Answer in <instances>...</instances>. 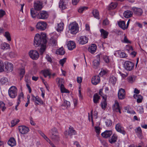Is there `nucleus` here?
Segmentation results:
<instances>
[{"mask_svg": "<svg viewBox=\"0 0 147 147\" xmlns=\"http://www.w3.org/2000/svg\"><path fill=\"white\" fill-rule=\"evenodd\" d=\"M37 45L40 47V52L42 55L45 50L47 42L46 36L45 33L41 32L40 34H37Z\"/></svg>", "mask_w": 147, "mask_h": 147, "instance_id": "f257e3e1", "label": "nucleus"}, {"mask_svg": "<svg viewBox=\"0 0 147 147\" xmlns=\"http://www.w3.org/2000/svg\"><path fill=\"white\" fill-rule=\"evenodd\" d=\"M69 28V31L72 34H76L78 32L79 26L78 24L75 22L70 23Z\"/></svg>", "mask_w": 147, "mask_h": 147, "instance_id": "f03ea898", "label": "nucleus"}, {"mask_svg": "<svg viewBox=\"0 0 147 147\" xmlns=\"http://www.w3.org/2000/svg\"><path fill=\"white\" fill-rule=\"evenodd\" d=\"M8 94L11 98H15L17 95L16 88L15 86H11L8 90Z\"/></svg>", "mask_w": 147, "mask_h": 147, "instance_id": "7ed1b4c3", "label": "nucleus"}, {"mask_svg": "<svg viewBox=\"0 0 147 147\" xmlns=\"http://www.w3.org/2000/svg\"><path fill=\"white\" fill-rule=\"evenodd\" d=\"M134 63L129 61H126L124 64L125 69L128 71L132 70L134 68Z\"/></svg>", "mask_w": 147, "mask_h": 147, "instance_id": "20e7f679", "label": "nucleus"}, {"mask_svg": "<svg viewBox=\"0 0 147 147\" xmlns=\"http://www.w3.org/2000/svg\"><path fill=\"white\" fill-rule=\"evenodd\" d=\"M37 3L36 1L34 2V8L30 9V13L31 16L34 19H36L37 16Z\"/></svg>", "mask_w": 147, "mask_h": 147, "instance_id": "39448f33", "label": "nucleus"}, {"mask_svg": "<svg viewBox=\"0 0 147 147\" xmlns=\"http://www.w3.org/2000/svg\"><path fill=\"white\" fill-rule=\"evenodd\" d=\"M51 36L50 39V43L53 46H55L57 43V39L58 35L56 33H53L52 34Z\"/></svg>", "mask_w": 147, "mask_h": 147, "instance_id": "423d86ee", "label": "nucleus"}, {"mask_svg": "<svg viewBox=\"0 0 147 147\" xmlns=\"http://www.w3.org/2000/svg\"><path fill=\"white\" fill-rule=\"evenodd\" d=\"M116 130L118 132L125 135L126 134V131L125 130L124 128L119 123L117 124L115 127Z\"/></svg>", "mask_w": 147, "mask_h": 147, "instance_id": "0eeeda50", "label": "nucleus"}, {"mask_svg": "<svg viewBox=\"0 0 147 147\" xmlns=\"http://www.w3.org/2000/svg\"><path fill=\"white\" fill-rule=\"evenodd\" d=\"M49 16L48 12L45 11H42L40 12L38 15L37 18L40 19H46Z\"/></svg>", "mask_w": 147, "mask_h": 147, "instance_id": "6e6552de", "label": "nucleus"}, {"mask_svg": "<svg viewBox=\"0 0 147 147\" xmlns=\"http://www.w3.org/2000/svg\"><path fill=\"white\" fill-rule=\"evenodd\" d=\"M5 70L7 72H11L13 69V64L8 62L7 61L5 63Z\"/></svg>", "mask_w": 147, "mask_h": 147, "instance_id": "1a4fd4ad", "label": "nucleus"}, {"mask_svg": "<svg viewBox=\"0 0 147 147\" xmlns=\"http://www.w3.org/2000/svg\"><path fill=\"white\" fill-rule=\"evenodd\" d=\"M88 38L85 36H81L78 38L77 40L79 44L84 45L87 43L88 41Z\"/></svg>", "mask_w": 147, "mask_h": 147, "instance_id": "9d476101", "label": "nucleus"}, {"mask_svg": "<svg viewBox=\"0 0 147 147\" xmlns=\"http://www.w3.org/2000/svg\"><path fill=\"white\" fill-rule=\"evenodd\" d=\"M47 24L45 22H39L37 23V29L41 30H45L47 26Z\"/></svg>", "mask_w": 147, "mask_h": 147, "instance_id": "9b49d317", "label": "nucleus"}, {"mask_svg": "<svg viewBox=\"0 0 147 147\" xmlns=\"http://www.w3.org/2000/svg\"><path fill=\"white\" fill-rule=\"evenodd\" d=\"M18 129L20 133L22 134H27L30 130L28 127L24 126H19Z\"/></svg>", "mask_w": 147, "mask_h": 147, "instance_id": "f8f14e48", "label": "nucleus"}, {"mask_svg": "<svg viewBox=\"0 0 147 147\" xmlns=\"http://www.w3.org/2000/svg\"><path fill=\"white\" fill-rule=\"evenodd\" d=\"M69 0H60L59 2V7L62 9H64L67 8V5Z\"/></svg>", "mask_w": 147, "mask_h": 147, "instance_id": "ddd939ff", "label": "nucleus"}, {"mask_svg": "<svg viewBox=\"0 0 147 147\" xmlns=\"http://www.w3.org/2000/svg\"><path fill=\"white\" fill-rule=\"evenodd\" d=\"M118 97L120 99H123L125 98V94L124 89L121 88L119 90L118 92Z\"/></svg>", "mask_w": 147, "mask_h": 147, "instance_id": "4468645a", "label": "nucleus"}, {"mask_svg": "<svg viewBox=\"0 0 147 147\" xmlns=\"http://www.w3.org/2000/svg\"><path fill=\"white\" fill-rule=\"evenodd\" d=\"M100 64V57H97V59H95L92 61V67L93 68L96 69L98 68Z\"/></svg>", "mask_w": 147, "mask_h": 147, "instance_id": "2eb2a0df", "label": "nucleus"}, {"mask_svg": "<svg viewBox=\"0 0 147 147\" xmlns=\"http://www.w3.org/2000/svg\"><path fill=\"white\" fill-rule=\"evenodd\" d=\"M113 109L116 112H118L120 113H121V108L119 103L117 100L115 101V103L113 105Z\"/></svg>", "mask_w": 147, "mask_h": 147, "instance_id": "dca6fc26", "label": "nucleus"}, {"mask_svg": "<svg viewBox=\"0 0 147 147\" xmlns=\"http://www.w3.org/2000/svg\"><path fill=\"white\" fill-rule=\"evenodd\" d=\"M68 133V134H67V131H66L65 132V134L66 136H67V135H68L70 136L77 134V132L74 129V128L73 127H69Z\"/></svg>", "mask_w": 147, "mask_h": 147, "instance_id": "f3484780", "label": "nucleus"}, {"mask_svg": "<svg viewBox=\"0 0 147 147\" xmlns=\"http://www.w3.org/2000/svg\"><path fill=\"white\" fill-rule=\"evenodd\" d=\"M112 134L111 130H106L101 134L102 136L105 138H107L109 137Z\"/></svg>", "mask_w": 147, "mask_h": 147, "instance_id": "a211bd4d", "label": "nucleus"}, {"mask_svg": "<svg viewBox=\"0 0 147 147\" xmlns=\"http://www.w3.org/2000/svg\"><path fill=\"white\" fill-rule=\"evenodd\" d=\"M100 78L98 76H93L91 80L92 83L94 85H96L98 84L100 82Z\"/></svg>", "mask_w": 147, "mask_h": 147, "instance_id": "6ab92c4d", "label": "nucleus"}, {"mask_svg": "<svg viewBox=\"0 0 147 147\" xmlns=\"http://www.w3.org/2000/svg\"><path fill=\"white\" fill-rule=\"evenodd\" d=\"M40 73L43 74L45 78H46L48 76H49V78H51V72L49 69H45L42 70L41 71Z\"/></svg>", "mask_w": 147, "mask_h": 147, "instance_id": "aec40b11", "label": "nucleus"}, {"mask_svg": "<svg viewBox=\"0 0 147 147\" xmlns=\"http://www.w3.org/2000/svg\"><path fill=\"white\" fill-rule=\"evenodd\" d=\"M132 9L134 13L137 16H140L142 15L143 13L142 10L141 8L133 7Z\"/></svg>", "mask_w": 147, "mask_h": 147, "instance_id": "412c9836", "label": "nucleus"}, {"mask_svg": "<svg viewBox=\"0 0 147 147\" xmlns=\"http://www.w3.org/2000/svg\"><path fill=\"white\" fill-rule=\"evenodd\" d=\"M30 57L33 59H36L37 58V51L32 50L29 53Z\"/></svg>", "mask_w": 147, "mask_h": 147, "instance_id": "4be33fe9", "label": "nucleus"}, {"mask_svg": "<svg viewBox=\"0 0 147 147\" xmlns=\"http://www.w3.org/2000/svg\"><path fill=\"white\" fill-rule=\"evenodd\" d=\"M101 33V37L105 39L107 37L109 34V32L103 29H101L100 30Z\"/></svg>", "mask_w": 147, "mask_h": 147, "instance_id": "5701e85b", "label": "nucleus"}, {"mask_svg": "<svg viewBox=\"0 0 147 147\" xmlns=\"http://www.w3.org/2000/svg\"><path fill=\"white\" fill-rule=\"evenodd\" d=\"M64 24L63 22H61L58 24L55 27V28L57 31L60 32L63 30V29Z\"/></svg>", "mask_w": 147, "mask_h": 147, "instance_id": "b1692460", "label": "nucleus"}, {"mask_svg": "<svg viewBox=\"0 0 147 147\" xmlns=\"http://www.w3.org/2000/svg\"><path fill=\"white\" fill-rule=\"evenodd\" d=\"M67 47L68 49L72 50L76 47L75 44L73 41H69L67 44Z\"/></svg>", "mask_w": 147, "mask_h": 147, "instance_id": "393cba45", "label": "nucleus"}, {"mask_svg": "<svg viewBox=\"0 0 147 147\" xmlns=\"http://www.w3.org/2000/svg\"><path fill=\"white\" fill-rule=\"evenodd\" d=\"M96 46L95 44H92L91 46L89 47L88 49L89 51L91 53H94L96 50Z\"/></svg>", "mask_w": 147, "mask_h": 147, "instance_id": "a878e982", "label": "nucleus"}, {"mask_svg": "<svg viewBox=\"0 0 147 147\" xmlns=\"http://www.w3.org/2000/svg\"><path fill=\"white\" fill-rule=\"evenodd\" d=\"M103 100H102L101 103V107L102 109H105L107 107V103L106 101L107 96H102Z\"/></svg>", "mask_w": 147, "mask_h": 147, "instance_id": "bb28decb", "label": "nucleus"}, {"mask_svg": "<svg viewBox=\"0 0 147 147\" xmlns=\"http://www.w3.org/2000/svg\"><path fill=\"white\" fill-rule=\"evenodd\" d=\"M100 99V96L97 93H96L94 94L93 96V101L95 104L98 103Z\"/></svg>", "mask_w": 147, "mask_h": 147, "instance_id": "cd10ccee", "label": "nucleus"}, {"mask_svg": "<svg viewBox=\"0 0 147 147\" xmlns=\"http://www.w3.org/2000/svg\"><path fill=\"white\" fill-rule=\"evenodd\" d=\"M123 15L125 18H128L132 16L133 13L130 10H127L124 11Z\"/></svg>", "mask_w": 147, "mask_h": 147, "instance_id": "c85d7f7f", "label": "nucleus"}, {"mask_svg": "<svg viewBox=\"0 0 147 147\" xmlns=\"http://www.w3.org/2000/svg\"><path fill=\"white\" fill-rule=\"evenodd\" d=\"M117 135L114 134L111 138H109V142L111 144L114 143L117 141Z\"/></svg>", "mask_w": 147, "mask_h": 147, "instance_id": "c756f323", "label": "nucleus"}, {"mask_svg": "<svg viewBox=\"0 0 147 147\" xmlns=\"http://www.w3.org/2000/svg\"><path fill=\"white\" fill-rule=\"evenodd\" d=\"M8 144L11 147L15 146L16 144V142L14 138H11L8 142Z\"/></svg>", "mask_w": 147, "mask_h": 147, "instance_id": "7c9ffc66", "label": "nucleus"}, {"mask_svg": "<svg viewBox=\"0 0 147 147\" xmlns=\"http://www.w3.org/2000/svg\"><path fill=\"white\" fill-rule=\"evenodd\" d=\"M134 97L137 100V102L140 103L142 102L143 99V97L141 95L134 94Z\"/></svg>", "mask_w": 147, "mask_h": 147, "instance_id": "2f4dec72", "label": "nucleus"}, {"mask_svg": "<svg viewBox=\"0 0 147 147\" xmlns=\"http://www.w3.org/2000/svg\"><path fill=\"white\" fill-rule=\"evenodd\" d=\"M117 5V2H112L109 5L108 9L109 10H111L114 9L116 7Z\"/></svg>", "mask_w": 147, "mask_h": 147, "instance_id": "473e14b6", "label": "nucleus"}, {"mask_svg": "<svg viewBox=\"0 0 147 147\" xmlns=\"http://www.w3.org/2000/svg\"><path fill=\"white\" fill-rule=\"evenodd\" d=\"M136 131L138 137L140 139L142 138L143 136L142 135V132L141 128L140 127H138L136 130Z\"/></svg>", "mask_w": 147, "mask_h": 147, "instance_id": "72a5a7b5", "label": "nucleus"}, {"mask_svg": "<svg viewBox=\"0 0 147 147\" xmlns=\"http://www.w3.org/2000/svg\"><path fill=\"white\" fill-rule=\"evenodd\" d=\"M118 24L120 27L123 30L126 29L125 22L124 21H120L118 22Z\"/></svg>", "mask_w": 147, "mask_h": 147, "instance_id": "f704fd0d", "label": "nucleus"}, {"mask_svg": "<svg viewBox=\"0 0 147 147\" xmlns=\"http://www.w3.org/2000/svg\"><path fill=\"white\" fill-rule=\"evenodd\" d=\"M1 48L3 50H6L10 48L9 45L7 43L4 42L1 44Z\"/></svg>", "mask_w": 147, "mask_h": 147, "instance_id": "c9c22d12", "label": "nucleus"}, {"mask_svg": "<svg viewBox=\"0 0 147 147\" xmlns=\"http://www.w3.org/2000/svg\"><path fill=\"white\" fill-rule=\"evenodd\" d=\"M92 13L95 18L98 19H100L99 12L97 10H94L92 11Z\"/></svg>", "mask_w": 147, "mask_h": 147, "instance_id": "e433bc0d", "label": "nucleus"}, {"mask_svg": "<svg viewBox=\"0 0 147 147\" xmlns=\"http://www.w3.org/2000/svg\"><path fill=\"white\" fill-rule=\"evenodd\" d=\"M40 134L43 137V138L50 144H51V142L50 140L45 135V134L40 131H38Z\"/></svg>", "mask_w": 147, "mask_h": 147, "instance_id": "4c0bfd02", "label": "nucleus"}, {"mask_svg": "<svg viewBox=\"0 0 147 147\" xmlns=\"http://www.w3.org/2000/svg\"><path fill=\"white\" fill-rule=\"evenodd\" d=\"M119 56L121 58H125L127 57L126 54L124 53L121 52L120 51H118L116 52Z\"/></svg>", "mask_w": 147, "mask_h": 147, "instance_id": "58836bf2", "label": "nucleus"}, {"mask_svg": "<svg viewBox=\"0 0 147 147\" xmlns=\"http://www.w3.org/2000/svg\"><path fill=\"white\" fill-rule=\"evenodd\" d=\"M43 7V5L42 1H37V11L41 10Z\"/></svg>", "mask_w": 147, "mask_h": 147, "instance_id": "ea45409f", "label": "nucleus"}, {"mask_svg": "<svg viewBox=\"0 0 147 147\" xmlns=\"http://www.w3.org/2000/svg\"><path fill=\"white\" fill-rule=\"evenodd\" d=\"M59 86L60 87L61 91V92L67 93H69V91L65 88L63 84H61V85H60V86Z\"/></svg>", "mask_w": 147, "mask_h": 147, "instance_id": "a19ab883", "label": "nucleus"}, {"mask_svg": "<svg viewBox=\"0 0 147 147\" xmlns=\"http://www.w3.org/2000/svg\"><path fill=\"white\" fill-rule=\"evenodd\" d=\"M117 78L113 76H111L109 78V82L114 84L117 80Z\"/></svg>", "mask_w": 147, "mask_h": 147, "instance_id": "79ce46f5", "label": "nucleus"}, {"mask_svg": "<svg viewBox=\"0 0 147 147\" xmlns=\"http://www.w3.org/2000/svg\"><path fill=\"white\" fill-rule=\"evenodd\" d=\"M57 53L61 55H63L65 51L63 47H61L57 51Z\"/></svg>", "mask_w": 147, "mask_h": 147, "instance_id": "37998d69", "label": "nucleus"}, {"mask_svg": "<svg viewBox=\"0 0 147 147\" xmlns=\"http://www.w3.org/2000/svg\"><path fill=\"white\" fill-rule=\"evenodd\" d=\"M70 103L69 101L65 100H64V102L61 105V106H64L66 107H69L70 106Z\"/></svg>", "mask_w": 147, "mask_h": 147, "instance_id": "c03bdc74", "label": "nucleus"}, {"mask_svg": "<svg viewBox=\"0 0 147 147\" xmlns=\"http://www.w3.org/2000/svg\"><path fill=\"white\" fill-rule=\"evenodd\" d=\"M52 138L55 140H59V137L58 136V133L55 134V133H53Z\"/></svg>", "mask_w": 147, "mask_h": 147, "instance_id": "a18cd8bd", "label": "nucleus"}, {"mask_svg": "<svg viewBox=\"0 0 147 147\" xmlns=\"http://www.w3.org/2000/svg\"><path fill=\"white\" fill-rule=\"evenodd\" d=\"M4 36L8 41H10L11 40L10 35L8 32H5Z\"/></svg>", "mask_w": 147, "mask_h": 147, "instance_id": "49530a36", "label": "nucleus"}, {"mask_svg": "<svg viewBox=\"0 0 147 147\" xmlns=\"http://www.w3.org/2000/svg\"><path fill=\"white\" fill-rule=\"evenodd\" d=\"M20 121L18 119H14L11 121V126L13 127L17 124Z\"/></svg>", "mask_w": 147, "mask_h": 147, "instance_id": "de8ad7c7", "label": "nucleus"}, {"mask_svg": "<svg viewBox=\"0 0 147 147\" xmlns=\"http://www.w3.org/2000/svg\"><path fill=\"white\" fill-rule=\"evenodd\" d=\"M128 82L131 83H132L134 82V80L133 79V77L131 76H130L128 77L127 78Z\"/></svg>", "mask_w": 147, "mask_h": 147, "instance_id": "09e8293b", "label": "nucleus"}, {"mask_svg": "<svg viewBox=\"0 0 147 147\" xmlns=\"http://www.w3.org/2000/svg\"><path fill=\"white\" fill-rule=\"evenodd\" d=\"M0 108L1 109L2 111H4L6 109L5 104L2 102H0Z\"/></svg>", "mask_w": 147, "mask_h": 147, "instance_id": "8fccbe9b", "label": "nucleus"}, {"mask_svg": "<svg viewBox=\"0 0 147 147\" xmlns=\"http://www.w3.org/2000/svg\"><path fill=\"white\" fill-rule=\"evenodd\" d=\"M4 65L3 62L1 60H0V72L4 71Z\"/></svg>", "mask_w": 147, "mask_h": 147, "instance_id": "3c124183", "label": "nucleus"}, {"mask_svg": "<svg viewBox=\"0 0 147 147\" xmlns=\"http://www.w3.org/2000/svg\"><path fill=\"white\" fill-rule=\"evenodd\" d=\"M87 7H80L78 10V11L80 13H82L83 11L87 9Z\"/></svg>", "mask_w": 147, "mask_h": 147, "instance_id": "603ef678", "label": "nucleus"}, {"mask_svg": "<svg viewBox=\"0 0 147 147\" xmlns=\"http://www.w3.org/2000/svg\"><path fill=\"white\" fill-rule=\"evenodd\" d=\"M7 81V79L6 77H3L0 80V82L2 84H4Z\"/></svg>", "mask_w": 147, "mask_h": 147, "instance_id": "864d4df0", "label": "nucleus"}, {"mask_svg": "<svg viewBox=\"0 0 147 147\" xmlns=\"http://www.w3.org/2000/svg\"><path fill=\"white\" fill-rule=\"evenodd\" d=\"M31 100L34 102L36 105H37V102H36L37 100L36 96H35L33 94H32Z\"/></svg>", "mask_w": 147, "mask_h": 147, "instance_id": "5fc2aeb1", "label": "nucleus"}, {"mask_svg": "<svg viewBox=\"0 0 147 147\" xmlns=\"http://www.w3.org/2000/svg\"><path fill=\"white\" fill-rule=\"evenodd\" d=\"M20 77L22 78L23 77L25 73V70L24 69L22 68L20 70Z\"/></svg>", "mask_w": 147, "mask_h": 147, "instance_id": "6e6d98bb", "label": "nucleus"}, {"mask_svg": "<svg viewBox=\"0 0 147 147\" xmlns=\"http://www.w3.org/2000/svg\"><path fill=\"white\" fill-rule=\"evenodd\" d=\"M57 81H58V84L59 86H60L61 84H63L64 80L62 79L57 78Z\"/></svg>", "mask_w": 147, "mask_h": 147, "instance_id": "4d7b16f0", "label": "nucleus"}, {"mask_svg": "<svg viewBox=\"0 0 147 147\" xmlns=\"http://www.w3.org/2000/svg\"><path fill=\"white\" fill-rule=\"evenodd\" d=\"M66 58H64L63 59H61L59 61V63L61 64V65L62 66H63L64 63L66 61Z\"/></svg>", "mask_w": 147, "mask_h": 147, "instance_id": "13d9d810", "label": "nucleus"}, {"mask_svg": "<svg viewBox=\"0 0 147 147\" xmlns=\"http://www.w3.org/2000/svg\"><path fill=\"white\" fill-rule=\"evenodd\" d=\"M9 54L10 56L12 57H15L17 55L15 51L10 52Z\"/></svg>", "mask_w": 147, "mask_h": 147, "instance_id": "bf43d9fd", "label": "nucleus"}, {"mask_svg": "<svg viewBox=\"0 0 147 147\" xmlns=\"http://www.w3.org/2000/svg\"><path fill=\"white\" fill-rule=\"evenodd\" d=\"M106 125L107 127L110 126L112 125V122L111 120L107 119L105 122Z\"/></svg>", "mask_w": 147, "mask_h": 147, "instance_id": "052dcab7", "label": "nucleus"}, {"mask_svg": "<svg viewBox=\"0 0 147 147\" xmlns=\"http://www.w3.org/2000/svg\"><path fill=\"white\" fill-rule=\"evenodd\" d=\"M103 59L105 62L107 63H108L109 62V57L107 56H105L103 57Z\"/></svg>", "mask_w": 147, "mask_h": 147, "instance_id": "680f3d73", "label": "nucleus"}, {"mask_svg": "<svg viewBox=\"0 0 147 147\" xmlns=\"http://www.w3.org/2000/svg\"><path fill=\"white\" fill-rule=\"evenodd\" d=\"M109 24V22L107 19H105L103 21V24L104 26H107Z\"/></svg>", "mask_w": 147, "mask_h": 147, "instance_id": "e2e57ef3", "label": "nucleus"}, {"mask_svg": "<svg viewBox=\"0 0 147 147\" xmlns=\"http://www.w3.org/2000/svg\"><path fill=\"white\" fill-rule=\"evenodd\" d=\"M95 132L97 135H99L100 134V129L99 127L95 126L94 127Z\"/></svg>", "mask_w": 147, "mask_h": 147, "instance_id": "0e129e2a", "label": "nucleus"}, {"mask_svg": "<svg viewBox=\"0 0 147 147\" xmlns=\"http://www.w3.org/2000/svg\"><path fill=\"white\" fill-rule=\"evenodd\" d=\"M5 12L3 10H0V19L2 18L5 14Z\"/></svg>", "mask_w": 147, "mask_h": 147, "instance_id": "69168bd1", "label": "nucleus"}, {"mask_svg": "<svg viewBox=\"0 0 147 147\" xmlns=\"http://www.w3.org/2000/svg\"><path fill=\"white\" fill-rule=\"evenodd\" d=\"M100 142L105 146H108V145L107 143H106V141L102 140H100Z\"/></svg>", "mask_w": 147, "mask_h": 147, "instance_id": "338daca9", "label": "nucleus"}, {"mask_svg": "<svg viewBox=\"0 0 147 147\" xmlns=\"http://www.w3.org/2000/svg\"><path fill=\"white\" fill-rule=\"evenodd\" d=\"M106 74V71L104 70H102L99 73V75L100 76H102L103 75Z\"/></svg>", "mask_w": 147, "mask_h": 147, "instance_id": "774afa93", "label": "nucleus"}]
</instances>
